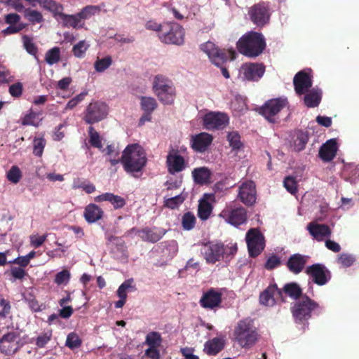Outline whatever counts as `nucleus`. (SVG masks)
<instances>
[{
	"mask_svg": "<svg viewBox=\"0 0 359 359\" xmlns=\"http://www.w3.org/2000/svg\"><path fill=\"white\" fill-rule=\"evenodd\" d=\"M309 140V133H306V131L299 130L296 133L295 137L294 139L293 147L295 151H302V149H305Z\"/></svg>",
	"mask_w": 359,
	"mask_h": 359,
	"instance_id": "nucleus-37",
	"label": "nucleus"
},
{
	"mask_svg": "<svg viewBox=\"0 0 359 359\" xmlns=\"http://www.w3.org/2000/svg\"><path fill=\"white\" fill-rule=\"evenodd\" d=\"M112 63L111 56H105L102 59H97L94 63V67L97 72H104Z\"/></svg>",
	"mask_w": 359,
	"mask_h": 359,
	"instance_id": "nucleus-53",
	"label": "nucleus"
},
{
	"mask_svg": "<svg viewBox=\"0 0 359 359\" xmlns=\"http://www.w3.org/2000/svg\"><path fill=\"white\" fill-rule=\"evenodd\" d=\"M166 163L168 171L170 173L180 172L187 166L184 157L180 154L177 149H172L169 151L167 156Z\"/></svg>",
	"mask_w": 359,
	"mask_h": 359,
	"instance_id": "nucleus-15",
	"label": "nucleus"
},
{
	"mask_svg": "<svg viewBox=\"0 0 359 359\" xmlns=\"http://www.w3.org/2000/svg\"><path fill=\"white\" fill-rule=\"evenodd\" d=\"M307 230L313 238L318 241H323L325 238H330L332 230L330 226L326 224H318V222H309L307 225Z\"/></svg>",
	"mask_w": 359,
	"mask_h": 359,
	"instance_id": "nucleus-23",
	"label": "nucleus"
},
{
	"mask_svg": "<svg viewBox=\"0 0 359 359\" xmlns=\"http://www.w3.org/2000/svg\"><path fill=\"white\" fill-rule=\"evenodd\" d=\"M20 339L19 332H8L0 339V350L5 354H14L18 351V341Z\"/></svg>",
	"mask_w": 359,
	"mask_h": 359,
	"instance_id": "nucleus-14",
	"label": "nucleus"
},
{
	"mask_svg": "<svg viewBox=\"0 0 359 359\" xmlns=\"http://www.w3.org/2000/svg\"><path fill=\"white\" fill-rule=\"evenodd\" d=\"M108 114V107L105 102H90L86 109L83 120L87 123H98L106 118Z\"/></svg>",
	"mask_w": 359,
	"mask_h": 359,
	"instance_id": "nucleus-10",
	"label": "nucleus"
},
{
	"mask_svg": "<svg viewBox=\"0 0 359 359\" xmlns=\"http://www.w3.org/2000/svg\"><path fill=\"white\" fill-rule=\"evenodd\" d=\"M238 197L246 205H252L257 200L256 185L253 181H244L238 188Z\"/></svg>",
	"mask_w": 359,
	"mask_h": 359,
	"instance_id": "nucleus-13",
	"label": "nucleus"
},
{
	"mask_svg": "<svg viewBox=\"0 0 359 359\" xmlns=\"http://www.w3.org/2000/svg\"><path fill=\"white\" fill-rule=\"evenodd\" d=\"M39 122L37 121V114L30 110L28 114L22 118V125H32L33 126H39Z\"/></svg>",
	"mask_w": 359,
	"mask_h": 359,
	"instance_id": "nucleus-58",
	"label": "nucleus"
},
{
	"mask_svg": "<svg viewBox=\"0 0 359 359\" xmlns=\"http://www.w3.org/2000/svg\"><path fill=\"white\" fill-rule=\"evenodd\" d=\"M8 92L11 95L14 96V97H20L23 93V86L22 83H12L8 87Z\"/></svg>",
	"mask_w": 359,
	"mask_h": 359,
	"instance_id": "nucleus-64",
	"label": "nucleus"
},
{
	"mask_svg": "<svg viewBox=\"0 0 359 359\" xmlns=\"http://www.w3.org/2000/svg\"><path fill=\"white\" fill-rule=\"evenodd\" d=\"M281 262V259L280 257L278 256V255L272 254L266 258L264 267L266 269V270H273V269H276V267H278Z\"/></svg>",
	"mask_w": 359,
	"mask_h": 359,
	"instance_id": "nucleus-55",
	"label": "nucleus"
},
{
	"mask_svg": "<svg viewBox=\"0 0 359 359\" xmlns=\"http://www.w3.org/2000/svg\"><path fill=\"white\" fill-rule=\"evenodd\" d=\"M140 105L143 111H147L151 115L152 111L157 107L158 103L156 99L152 98V97H142L140 98Z\"/></svg>",
	"mask_w": 359,
	"mask_h": 359,
	"instance_id": "nucleus-40",
	"label": "nucleus"
},
{
	"mask_svg": "<svg viewBox=\"0 0 359 359\" xmlns=\"http://www.w3.org/2000/svg\"><path fill=\"white\" fill-rule=\"evenodd\" d=\"M293 85L298 95H302V94L306 95L308 90L312 87V79L306 72L299 71L293 77Z\"/></svg>",
	"mask_w": 359,
	"mask_h": 359,
	"instance_id": "nucleus-18",
	"label": "nucleus"
},
{
	"mask_svg": "<svg viewBox=\"0 0 359 359\" xmlns=\"http://www.w3.org/2000/svg\"><path fill=\"white\" fill-rule=\"evenodd\" d=\"M200 48L202 51L208 55L212 63L220 68L227 61L228 58L230 57L231 60H234L236 57V53L234 49L226 50V49L218 48L215 43H213L211 41L202 43Z\"/></svg>",
	"mask_w": 359,
	"mask_h": 359,
	"instance_id": "nucleus-5",
	"label": "nucleus"
},
{
	"mask_svg": "<svg viewBox=\"0 0 359 359\" xmlns=\"http://www.w3.org/2000/svg\"><path fill=\"white\" fill-rule=\"evenodd\" d=\"M82 344L81 339L74 332H72L67 336L65 345L70 349L81 347Z\"/></svg>",
	"mask_w": 359,
	"mask_h": 359,
	"instance_id": "nucleus-48",
	"label": "nucleus"
},
{
	"mask_svg": "<svg viewBox=\"0 0 359 359\" xmlns=\"http://www.w3.org/2000/svg\"><path fill=\"white\" fill-rule=\"evenodd\" d=\"M147 162L145 150L138 143L127 145L122 152L121 163L124 170L133 176L138 177V173H142Z\"/></svg>",
	"mask_w": 359,
	"mask_h": 359,
	"instance_id": "nucleus-1",
	"label": "nucleus"
},
{
	"mask_svg": "<svg viewBox=\"0 0 359 359\" xmlns=\"http://www.w3.org/2000/svg\"><path fill=\"white\" fill-rule=\"evenodd\" d=\"M266 46V39L262 33L248 32L240 37L236 43L238 52L248 57H257L263 53Z\"/></svg>",
	"mask_w": 359,
	"mask_h": 359,
	"instance_id": "nucleus-2",
	"label": "nucleus"
},
{
	"mask_svg": "<svg viewBox=\"0 0 359 359\" xmlns=\"http://www.w3.org/2000/svg\"><path fill=\"white\" fill-rule=\"evenodd\" d=\"M46 140L43 137L34 138L33 154L41 157L44 151Z\"/></svg>",
	"mask_w": 359,
	"mask_h": 359,
	"instance_id": "nucleus-54",
	"label": "nucleus"
},
{
	"mask_svg": "<svg viewBox=\"0 0 359 359\" xmlns=\"http://www.w3.org/2000/svg\"><path fill=\"white\" fill-rule=\"evenodd\" d=\"M22 41L27 53H31V55H36V53H38L37 46L34 45L32 37L24 35L22 36Z\"/></svg>",
	"mask_w": 359,
	"mask_h": 359,
	"instance_id": "nucleus-60",
	"label": "nucleus"
},
{
	"mask_svg": "<svg viewBox=\"0 0 359 359\" xmlns=\"http://www.w3.org/2000/svg\"><path fill=\"white\" fill-rule=\"evenodd\" d=\"M11 312V305L8 300H6L4 297L0 298V317L6 318Z\"/></svg>",
	"mask_w": 359,
	"mask_h": 359,
	"instance_id": "nucleus-59",
	"label": "nucleus"
},
{
	"mask_svg": "<svg viewBox=\"0 0 359 359\" xmlns=\"http://www.w3.org/2000/svg\"><path fill=\"white\" fill-rule=\"evenodd\" d=\"M185 198L182 194L175 195L171 198H168L164 201V205L170 208V209H175V208L179 207L180 204L183 203Z\"/></svg>",
	"mask_w": 359,
	"mask_h": 359,
	"instance_id": "nucleus-52",
	"label": "nucleus"
},
{
	"mask_svg": "<svg viewBox=\"0 0 359 359\" xmlns=\"http://www.w3.org/2000/svg\"><path fill=\"white\" fill-rule=\"evenodd\" d=\"M96 202H102V201H108L110 202L115 209L124 207L126 201L124 198L120 195H115L113 193H103L102 194L97 195L95 198Z\"/></svg>",
	"mask_w": 359,
	"mask_h": 359,
	"instance_id": "nucleus-30",
	"label": "nucleus"
},
{
	"mask_svg": "<svg viewBox=\"0 0 359 359\" xmlns=\"http://www.w3.org/2000/svg\"><path fill=\"white\" fill-rule=\"evenodd\" d=\"M193 178L198 184H205L211 178L212 173L206 167L195 168L192 171Z\"/></svg>",
	"mask_w": 359,
	"mask_h": 359,
	"instance_id": "nucleus-33",
	"label": "nucleus"
},
{
	"mask_svg": "<svg viewBox=\"0 0 359 359\" xmlns=\"http://www.w3.org/2000/svg\"><path fill=\"white\" fill-rule=\"evenodd\" d=\"M162 341V335L161 334V333H159V332H149L145 336V344H147V346H151V347L156 348V349H158V347L161 346Z\"/></svg>",
	"mask_w": 359,
	"mask_h": 359,
	"instance_id": "nucleus-38",
	"label": "nucleus"
},
{
	"mask_svg": "<svg viewBox=\"0 0 359 359\" xmlns=\"http://www.w3.org/2000/svg\"><path fill=\"white\" fill-rule=\"evenodd\" d=\"M306 274L318 285H325L332 278V272L321 263L309 265L306 269Z\"/></svg>",
	"mask_w": 359,
	"mask_h": 359,
	"instance_id": "nucleus-11",
	"label": "nucleus"
},
{
	"mask_svg": "<svg viewBox=\"0 0 359 359\" xmlns=\"http://www.w3.org/2000/svg\"><path fill=\"white\" fill-rule=\"evenodd\" d=\"M284 187L291 194H296L298 191V183L292 176H286L284 179Z\"/></svg>",
	"mask_w": 359,
	"mask_h": 359,
	"instance_id": "nucleus-56",
	"label": "nucleus"
},
{
	"mask_svg": "<svg viewBox=\"0 0 359 359\" xmlns=\"http://www.w3.org/2000/svg\"><path fill=\"white\" fill-rule=\"evenodd\" d=\"M71 278V273L69 270L63 269L62 271L57 272L55 275V283L58 285L60 284H67Z\"/></svg>",
	"mask_w": 359,
	"mask_h": 359,
	"instance_id": "nucleus-57",
	"label": "nucleus"
},
{
	"mask_svg": "<svg viewBox=\"0 0 359 359\" xmlns=\"http://www.w3.org/2000/svg\"><path fill=\"white\" fill-rule=\"evenodd\" d=\"M24 299L28 304L29 307L32 311L36 312L42 310V304H40L36 296L33 295L32 292L26 294V295L24 296Z\"/></svg>",
	"mask_w": 359,
	"mask_h": 359,
	"instance_id": "nucleus-47",
	"label": "nucleus"
},
{
	"mask_svg": "<svg viewBox=\"0 0 359 359\" xmlns=\"http://www.w3.org/2000/svg\"><path fill=\"white\" fill-rule=\"evenodd\" d=\"M289 101L287 98L269 99L259 107V112L270 123H278V113H280L283 108L287 107Z\"/></svg>",
	"mask_w": 359,
	"mask_h": 359,
	"instance_id": "nucleus-7",
	"label": "nucleus"
},
{
	"mask_svg": "<svg viewBox=\"0 0 359 359\" xmlns=\"http://www.w3.org/2000/svg\"><path fill=\"white\" fill-rule=\"evenodd\" d=\"M226 340L224 335L215 337V338L208 340L204 344L203 351L208 355H216L219 351H223L226 346Z\"/></svg>",
	"mask_w": 359,
	"mask_h": 359,
	"instance_id": "nucleus-26",
	"label": "nucleus"
},
{
	"mask_svg": "<svg viewBox=\"0 0 359 359\" xmlns=\"http://www.w3.org/2000/svg\"><path fill=\"white\" fill-rule=\"evenodd\" d=\"M280 290L282 292V297H280V299H281L282 302L285 301L283 293L290 297V298H292V299H294L295 302L298 301V299L302 296V289L296 282L286 283Z\"/></svg>",
	"mask_w": 359,
	"mask_h": 359,
	"instance_id": "nucleus-29",
	"label": "nucleus"
},
{
	"mask_svg": "<svg viewBox=\"0 0 359 359\" xmlns=\"http://www.w3.org/2000/svg\"><path fill=\"white\" fill-rule=\"evenodd\" d=\"M355 262V257L351 254H341L338 257L339 264L344 266L345 267H348V266L353 265Z\"/></svg>",
	"mask_w": 359,
	"mask_h": 359,
	"instance_id": "nucleus-61",
	"label": "nucleus"
},
{
	"mask_svg": "<svg viewBox=\"0 0 359 359\" xmlns=\"http://www.w3.org/2000/svg\"><path fill=\"white\" fill-rule=\"evenodd\" d=\"M213 137L210 133H197V135L192 136L191 139V147L197 152H205L211 145Z\"/></svg>",
	"mask_w": 359,
	"mask_h": 359,
	"instance_id": "nucleus-22",
	"label": "nucleus"
},
{
	"mask_svg": "<svg viewBox=\"0 0 359 359\" xmlns=\"http://www.w3.org/2000/svg\"><path fill=\"white\" fill-rule=\"evenodd\" d=\"M166 231L164 229H159L154 226V227H144L142 230H137V233L143 240V241L157 242L163 238Z\"/></svg>",
	"mask_w": 359,
	"mask_h": 359,
	"instance_id": "nucleus-24",
	"label": "nucleus"
},
{
	"mask_svg": "<svg viewBox=\"0 0 359 359\" xmlns=\"http://www.w3.org/2000/svg\"><path fill=\"white\" fill-rule=\"evenodd\" d=\"M243 76L246 80L257 81L263 76L266 67L264 64H256V62H248L241 67Z\"/></svg>",
	"mask_w": 359,
	"mask_h": 359,
	"instance_id": "nucleus-20",
	"label": "nucleus"
},
{
	"mask_svg": "<svg viewBox=\"0 0 359 359\" xmlns=\"http://www.w3.org/2000/svg\"><path fill=\"white\" fill-rule=\"evenodd\" d=\"M52 337V332H46L41 335H39L36 339V344L38 347H45Z\"/></svg>",
	"mask_w": 359,
	"mask_h": 359,
	"instance_id": "nucleus-63",
	"label": "nucleus"
},
{
	"mask_svg": "<svg viewBox=\"0 0 359 359\" xmlns=\"http://www.w3.org/2000/svg\"><path fill=\"white\" fill-rule=\"evenodd\" d=\"M229 121V117L222 112H210L205 114L203 125L208 130L212 128H223Z\"/></svg>",
	"mask_w": 359,
	"mask_h": 359,
	"instance_id": "nucleus-19",
	"label": "nucleus"
},
{
	"mask_svg": "<svg viewBox=\"0 0 359 359\" xmlns=\"http://www.w3.org/2000/svg\"><path fill=\"white\" fill-rule=\"evenodd\" d=\"M89 45L85 40L79 41L76 45L72 47V53L76 57L83 58L85 56L86 52L88 49Z\"/></svg>",
	"mask_w": 359,
	"mask_h": 359,
	"instance_id": "nucleus-46",
	"label": "nucleus"
},
{
	"mask_svg": "<svg viewBox=\"0 0 359 359\" xmlns=\"http://www.w3.org/2000/svg\"><path fill=\"white\" fill-rule=\"evenodd\" d=\"M106 150L107 154H109L111 156L109 158L111 165H116L118 163L121 161V157L119 158L118 153L115 151L113 145H107Z\"/></svg>",
	"mask_w": 359,
	"mask_h": 359,
	"instance_id": "nucleus-62",
	"label": "nucleus"
},
{
	"mask_svg": "<svg viewBox=\"0 0 359 359\" xmlns=\"http://www.w3.org/2000/svg\"><path fill=\"white\" fill-rule=\"evenodd\" d=\"M234 336L236 341L244 348H250L257 342L258 333L257 332L252 321L248 319L240 320L237 323Z\"/></svg>",
	"mask_w": 359,
	"mask_h": 359,
	"instance_id": "nucleus-4",
	"label": "nucleus"
},
{
	"mask_svg": "<svg viewBox=\"0 0 359 359\" xmlns=\"http://www.w3.org/2000/svg\"><path fill=\"white\" fill-rule=\"evenodd\" d=\"M176 96L177 92L175 86L172 80L167 78L165 90L163 91L161 102L165 103V104H172V103L174 102Z\"/></svg>",
	"mask_w": 359,
	"mask_h": 359,
	"instance_id": "nucleus-32",
	"label": "nucleus"
},
{
	"mask_svg": "<svg viewBox=\"0 0 359 359\" xmlns=\"http://www.w3.org/2000/svg\"><path fill=\"white\" fill-rule=\"evenodd\" d=\"M104 215V210H102L101 207L97 206L96 203H88L85 207L83 212V217L88 223L96 222L99 219H102Z\"/></svg>",
	"mask_w": 359,
	"mask_h": 359,
	"instance_id": "nucleus-28",
	"label": "nucleus"
},
{
	"mask_svg": "<svg viewBox=\"0 0 359 359\" xmlns=\"http://www.w3.org/2000/svg\"><path fill=\"white\" fill-rule=\"evenodd\" d=\"M60 17L65 26H72L74 29H79V27H83L84 26V23L80 22L79 13L75 15H68L64 14L62 10Z\"/></svg>",
	"mask_w": 359,
	"mask_h": 359,
	"instance_id": "nucleus-36",
	"label": "nucleus"
},
{
	"mask_svg": "<svg viewBox=\"0 0 359 359\" xmlns=\"http://www.w3.org/2000/svg\"><path fill=\"white\" fill-rule=\"evenodd\" d=\"M222 302V292L217 290L215 287H210L206 292H203L199 304L203 308L215 309L219 306Z\"/></svg>",
	"mask_w": 359,
	"mask_h": 359,
	"instance_id": "nucleus-17",
	"label": "nucleus"
},
{
	"mask_svg": "<svg viewBox=\"0 0 359 359\" xmlns=\"http://www.w3.org/2000/svg\"><path fill=\"white\" fill-rule=\"evenodd\" d=\"M227 140L232 149H241L243 145L241 135L237 131H231L227 135Z\"/></svg>",
	"mask_w": 359,
	"mask_h": 359,
	"instance_id": "nucleus-49",
	"label": "nucleus"
},
{
	"mask_svg": "<svg viewBox=\"0 0 359 359\" xmlns=\"http://www.w3.org/2000/svg\"><path fill=\"white\" fill-rule=\"evenodd\" d=\"M24 16L32 24L41 22L43 20V17L40 11H38V10L30 9V8H27L24 10Z\"/></svg>",
	"mask_w": 359,
	"mask_h": 359,
	"instance_id": "nucleus-44",
	"label": "nucleus"
},
{
	"mask_svg": "<svg viewBox=\"0 0 359 359\" xmlns=\"http://www.w3.org/2000/svg\"><path fill=\"white\" fill-rule=\"evenodd\" d=\"M276 298H280L282 297V292L280 289H278V285L274 283V285H270L266 287L260 293L259 302L263 305H266V306H273L276 302Z\"/></svg>",
	"mask_w": 359,
	"mask_h": 359,
	"instance_id": "nucleus-21",
	"label": "nucleus"
},
{
	"mask_svg": "<svg viewBox=\"0 0 359 359\" xmlns=\"http://www.w3.org/2000/svg\"><path fill=\"white\" fill-rule=\"evenodd\" d=\"M134 280L133 278H130L129 280H124V282L119 285L117 290V294L119 298H121L123 303H126V300L127 299V290L128 288L133 287Z\"/></svg>",
	"mask_w": 359,
	"mask_h": 359,
	"instance_id": "nucleus-50",
	"label": "nucleus"
},
{
	"mask_svg": "<svg viewBox=\"0 0 359 359\" xmlns=\"http://www.w3.org/2000/svg\"><path fill=\"white\" fill-rule=\"evenodd\" d=\"M225 253V246L221 243H208L203 248L204 257L208 262L215 264L220 260Z\"/></svg>",
	"mask_w": 359,
	"mask_h": 359,
	"instance_id": "nucleus-16",
	"label": "nucleus"
},
{
	"mask_svg": "<svg viewBox=\"0 0 359 359\" xmlns=\"http://www.w3.org/2000/svg\"><path fill=\"white\" fill-rule=\"evenodd\" d=\"M219 216L233 226H239V224L246 222L248 212L244 207L230 203L220 212Z\"/></svg>",
	"mask_w": 359,
	"mask_h": 359,
	"instance_id": "nucleus-8",
	"label": "nucleus"
},
{
	"mask_svg": "<svg viewBox=\"0 0 359 359\" xmlns=\"http://www.w3.org/2000/svg\"><path fill=\"white\" fill-rule=\"evenodd\" d=\"M337 142L334 138H331L320 146L318 156L324 161H332L337 156Z\"/></svg>",
	"mask_w": 359,
	"mask_h": 359,
	"instance_id": "nucleus-25",
	"label": "nucleus"
},
{
	"mask_svg": "<svg viewBox=\"0 0 359 359\" xmlns=\"http://www.w3.org/2000/svg\"><path fill=\"white\" fill-rule=\"evenodd\" d=\"M322 100V92L320 90L313 88L311 91L307 92L304 97V102L307 107H316L318 106Z\"/></svg>",
	"mask_w": 359,
	"mask_h": 359,
	"instance_id": "nucleus-34",
	"label": "nucleus"
},
{
	"mask_svg": "<svg viewBox=\"0 0 359 359\" xmlns=\"http://www.w3.org/2000/svg\"><path fill=\"white\" fill-rule=\"evenodd\" d=\"M208 195L205 194L203 199L199 200L198 216L201 219H209L212 212V205L208 199Z\"/></svg>",
	"mask_w": 359,
	"mask_h": 359,
	"instance_id": "nucleus-31",
	"label": "nucleus"
},
{
	"mask_svg": "<svg viewBox=\"0 0 359 359\" xmlns=\"http://www.w3.org/2000/svg\"><path fill=\"white\" fill-rule=\"evenodd\" d=\"M319 306L316 301L312 300L308 295H304L302 292L299 299L291 306L290 311L296 323L306 324L308 323L314 310Z\"/></svg>",
	"mask_w": 359,
	"mask_h": 359,
	"instance_id": "nucleus-3",
	"label": "nucleus"
},
{
	"mask_svg": "<svg viewBox=\"0 0 359 359\" xmlns=\"http://www.w3.org/2000/svg\"><path fill=\"white\" fill-rule=\"evenodd\" d=\"M168 81L167 76H162V74H158L154 76L153 81L154 91L157 95L158 98L161 101L163 91L165 90V84Z\"/></svg>",
	"mask_w": 359,
	"mask_h": 359,
	"instance_id": "nucleus-35",
	"label": "nucleus"
},
{
	"mask_svg": "<svg viewBox=\"0 0 359 359\" xmlns=\"http://www.w3.org/2000/svg\"><path fill=\"white\" fill-rule=\"evenodd\" d=\"M162 32L160 40L167 44H177L181 46L184 41L185 31L179 23L175 22H165L161 26Z\"/></svg>",
	"mask_w": 359,
	"mask_h": 359,
	"instance_id": "nucleus-6",
	"label": "nucleus"
},
{
	"mask_svg": "<svg viewBox=\"0 0 359 359\" xmlns=\"http://www.w3.org/2000/svg\"><path fill=\"white\" fill-rule=\"evenodd\" d=\"M40 5L46 8V10L50 11L53 15H60L61 17V13H62L63 6L60 3L55 2L53 0H41L39 1Z\"/></svg>",
	"mask_w": 359,
	"mask_h": 359,
	"instance_id": "nucleus-39",
	"label": "nucleus"
},
{
	"mask_svg": "<svg viewBox=\"0 0 359 359\" xmlns=\"http://www.w3.org/2000/svg\"><path fill=\"white\" fill-rule=\"evenodd\" d=\"M22 177V172L18 165H12L7 172V178L12 183H18Z\"/></svg>",
	"mask_w": 359,
	"mask_h": 359,
	"instance_id": "nucleus-51",
	"label": "nucleus"
},
{
	"mask_svg": "<svg viewBox=\"0 0 359 359\" xmlns=\"http://www.w3.org/2000/svg\"><path fill=\"white\" fill-rule=\"evenodd\" d=\"M88 134H89V142L94 147H97L98 149H102V142L100 135L93 126H89L88 128Z\"/></svg>",
	"mask_w": 359,
	"mask_h": 359,
	"instance_id": "nucleus-45",
	"label": "nucleus"
},
{
	"mask_svg": "<svg viewBox=\"0 0 359 359\" xmlns=\"http://www.w3.org/2000/svg\"><path fill=\"white\" fill-rule=\"evenodd\" d=\"M100 6H84L79 11L80 22H84L83 20H85V19L90 18L92 15H95V13H97V12H100Z\"/></svg>",
	"mask_w": 359,
	"mask_h": 359,
	"instance_id": "nucleus-43",
	"label": "nucleus"
},
{
	"mask_svg": "<svg viewBox=\"0 0 359 359\" xmlns=\"http://www.w3.org/2000/svg\"><path fill=\"white\" fill-rule=\"evenodd\" d=\"M196 218L192 212H186L182 216V226L184 229L190 231L196 226Z\"/></svg>",
	"mask_w": 359,
	"mask_h": 359,
	"instance_id": "nucleus-41",
	"label": "nucleus"
},
{
	"mask_svg": "<svg viewBox=\"0 0 359 359\" xmlns=\"http://www.w3.org/2000/svg\"><path fill=\"white\" fill-rule=\"evenodd\" d=\"M250 257H257L265 248L264 234L258 229H250L245 236Z\"/></svg>",
	"mask_w": 359,
	"mask_h": 359,
	"instance_id": "nucleus-9",
	"label": "nucleus"
},
{
	"mask_svg": "<svg viewBox=\"0 0 359 359\" xmlns=\"http://www.w3.org/2000/svg\"><path fill=\"white\" fill-rule=\"evenodd\" d=\"M60 48H59V47H53L46 52L45 55V61H46L48 65H54V63H57V62L60 61Z\"/></svg>",
	"mask_w": 359,
	"mask_h": 359,
	"instance_id": "nucleus-42",
	"label": "nucleus"
},
{
	"mask_svg": "<svg viewBox=\"0 0 359 359\" xmlns=\"http://www.w3.org/2000/svg\"><path fill=\"white\" fill-rule=\"evenodd\" d=\"M248 14L254 24L257 26H264L270 20V7L267 3H257L250 8Z\"/></svg>",
	"mask_w": 359,
	"mask_h": 359,
	"instance_id": "nucleus-12",
	"label": "nucleus"
},
{
	"mask_svg": "<svg viewBox=\"0 0 359 359\" xmlns=\"http://www.w3.org/2000/svg\"><path fill=\"white\" fill-rule=\"evenodd\" d=\"M308 256L301 254H294L289 257L286 265L290 272L298 274L304 270L307 264Z\"/></svg>",
	"mask_w": 359,
	"mask_h": 359,
	"instance_id": "nucleus-27",
	"label": "nucleus"
}]
</instances>
